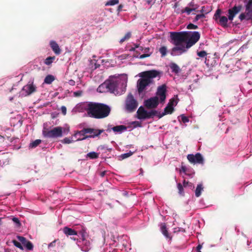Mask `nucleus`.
I'll return each instance as SVG.
<instances>
[{
    "mask_svg": "<svg viewBox=\"0 0 252 252\" xmlns=\"http://www.w3.org/2000/svg\"><path fill=\"white\" fill-rule=\"evenodd\" d=\"M71 239H73V240H77V239H76V238H73V237L71 238Z\"/></svg>",
    "mask_w": 252,
    "mask_h": 252,
    "instance_id": "338daca9",
    "label": "nucleus"
},
{
    "mask_svg": "<svg viewBox=\"0 0 252 252\" xmlns=\"http://www.w3.org/2000/svg\"><path fill=\"white\" fill-rule=\"evenodd\" d=\"M151 54H152V53L142 54V55L140 56L139 59H143L144 58H147V57H150L151 56Z\"/></svg>",
    "mask_w": 252,
    "mask_h": 252,
    "instance_id": "09e8293b",
    "label": "nucleus"
},
{
    "mask_svg": "<svg viewBox=\"0 0 252 252\" xmlns=\"http://www.w3.org/2000/svg\"><path fill=\"white\" fill-rule=\"evenodd\" d=\"M119 3V0H110L106 3V5H114Z\"/></svg>",
    "mask_w": 252,
    "mask_h": 252,
    "instance_id": "ea45409f",
    "label": "nucleus"
},
{
    "mask_svg": "<svg viewBox=\"0 0 252 252\" xmlns=\"http://www.w3.org/2000/svg\"><path fill=\"white\" fill-rule=\"evenodd\" d=\"M117 252V250L114 249V250H113L112 251H111V252Z\"/></svg>",
    "mask_w": 252,
    "mask_h": 252,
    "instance_id": "e2e57ef3",
    "label": "nucleus"
},
{
    "mask_svg": "<svg viewBox=\"0 0 252 252\" xmlns=\"http://www.w3.org/2000/svg\"><path fill=\"white\" fill-rule=\"evenodd\" d=\"M177 3H176V4H175V5H174V7H177Z\"/></svg>",
    "mask_w": 252,
    "mask_h": 252,
    "instance_id": "774afa93",
    "label": "nucleus"
},
{
    "mask_svg": "<svg viewBox=\"0 0 252 252\" xmlns=\"http://www.w3.org/2000/svg\"><path fill=\"white\" fill-rule=\"evenodd\" d=\"M160 230L162 233L164 235L165 237H166L167 238H171L168 233L165 223H161L160 226Z\"/></svg>",
    "mask_w": 252,
    "mask_h": 252,
    "instance_id": "4be33fe9",
    "label": "nucleus"
},
{
    "mask_svg": "<svg viewBox=\"0 0 252 252\" xmlns=\"http://www.w3.org/2000/svg\"><path fill=\"white\" fill-rule=\"evenodd\" d=\"M242 8V5H235L232 8L228 10V19L229 20L232 21L235 16L241 11Z\"/></svg>",
    "mask_w": 252,
    "mask_h": 252,
    "instance_id": "9d476101",
    "label": "nucleus"
},
{
    "mask_svg": "<svg viewBox=\"0 0 252 252\" xmlns=\"http://www.w3.org/2000/svg\"><path fill=\"white\" fill-rule=\"evenodd\" d=\"M78 234L80 236V238L79 239H83L85 238H87L88 237V235L86 232V229L83 228L81 230H80Z\"/></svg>",
    "mask_w": 252,
    "mask_h": 252,
    "instance_id": "cd10ccee",
    "label": "nucleus"
},
{
    "mask_svg": "<svg viewBox=\"0 0 252 252\" xmlns=\"http://www.w3.org/2000/svg\"><path fill=\"white\" fill-rule=\"evenodd\" d=\"M197 54L198 56H199V57L204 58L206 56H207V53L205 51H201L200 52H198Z\"/></svg>",
    "mask_w": 252,
    "mask_h": 252,
    "instance_id": "79ce46f5",
    "label": "nucleus"
},
{
    "mask_svg": "<svg viewBox=\"0 0 252 252\" xmlns=\"http://www.w3.org/2000/svg\"><path fill=\"white\" fill-rule=\"evenodd\" d=\"M145 106L148 109L156 108L158 104V99L157 96L151 97L144 102Z\"/></svg>",
    "mask_w": 252,
    "mask_h": 252,
    "instance_id": "9b49d317",
    "label": "nucleus"
},
{
    "mask_svg": "<svg viewBox=\"0 0 252 252\" xmlns=\"http://www.w3.org/2000/svg\"><path fill=\"white\" fill-rule=\"evenodd\" d=\"M158 114L159 113L156 110H152L150 112H147V119L153 117L155 116H157L158 117Z\"/></svg>",
    "mask_w": 252,
    "mask_h": 252,
    "instance_id": "7c9ffc66",
    "label": "nucleus"
},
{
    "mask_svg": "<svg viewBox=\"0 0 252 252\" xmlns=\"http://www.w3.org/2000/svg\"><path fill=\"white\" fill-rule=\"evenodd\" d=\"M178 98L177 97V95L175 96L174 97L171 98L167 104L170 106H172L174 107V106H176L178 102Z\"/></svg>",
    "mask_w": 252,
    "mask_h": 252,
    "instance_id": "bb28decb",
    "label": "nucleus"
},
{
    "mask_svg": "<svg viewBox=\"0 0 252 252\" xmlns=\"http://www.w3.org/2000/svg\"><path fill=\"white\" fill-rule=\"evenodd\" d=\"M204 8V6L202 7V9L201 10V12H203L204 11V9H203Z\"/></svg>",
    "mask_w": 252,
    "mask_h": 252,
    "instance_id": "69168bd1",
    "label": "nucleus"
},
{
    "mask_svg": "<svg viewBox=\"0 0 252 252\" xmlns=\"http://www.w3.org/2000/svg\"><path fill=\"white\" fill-rule=\"evenodd\" d=\"M195 10V8H189L188 7H185V9H182L181 10V13H184L185 12H186L187 13L188 15H189L190 14V13L192 11H194Z\"/></svg>",
    "mask_w": 252,
    "mask_h": 252,
    "instance_id": "c9c22d12",
    "label": "nucleus"
},
{
    "mask_svg": "<svg viewBox=\"0 0 252 252\" xmlns=\"http://www.w3.org/2000/svg\"><path fill=\"white\" fill-rule=\"evenodd\" d=\"M50 45L51 48H52L53 52L55 54L58 55H60L61 53V50L59 47V45L57 43L53 40H52L50 42Z\"/></svg>",
    "mask_w": 252,
    "mask_h": 252,
    "instance_id": "f3484780",
    "label": "nucleus"
},
{
    "mask_svg": "<svg viewBox=\"0 0 252 252\" xmlns=\"http://www.w3.org/2000/svg\"><path fill=\"white\" fill-rule=\"evenodd\" d=\"M112 129L114 132H121L126 129V127L124 125H120L112 127Z\"/></svg>",
    "mask_w": 252,
    "mask_h": 252,
    "instance_id": "5701e85b",
    "label": "nucleus"
},
{
    "mask_svg": "<svg viewBox=\"0 0 252 252\" xmlns=\"http://www.w3.org/2000/svg\"><path fill=\"white\" fill-rule=\"evenodd\" d=\"M184 186L180 183H179L177 184V188L178 189V193L182 195H184Z\"/></svg>",
    "mask_w": 252,
    "mask_h": 252,
    "instance_id": "f704fd0d",
    "label": "nucleus"
},
{
    "mask_svg": "<svg viewBox=\"0 0 252 252\" xmlns=\"http://www.w3.org/2000/svg\"><path fill=\"white\" fill-rule=\"evenodd\" d=\"M222 11L220 9L218 8L214 16V19L216 21L219 20V24L224 28L228 27L227 22L229 20L227 17L225 16H221Z\"/></svg>",
    "mask_w": 252,
    "mask_h": 252,
    "instance_id": "6e6552de",
    "label": "nucleus"
},
{
    "mask_svg": "<svg viewBox=\"0 0 252 252\" xmlns=\"http://www.w3.org/2000/svg\"><path fill=\"white\" fill-rule=\"evenodd\" d=\"M187 158L191 163L202 164L204 163L203 158L199 153H197L195 155L189 154L187 156Z\"/></svg>",
    "mask_w": 252,
    "mask_h": 252,
    "instance_id": "1a4fd4ad",
    "label": "nucleus"
},
{
    "mask_svg": "<svg viewBox=\"0 0 252 252\" xmlns=\"http://www.w3.org/2000/svg\"><path fill=\"white\" fill-rule=\"evenodd\" d=\"M202 245H200V244H199L197 246V247H196L197 252H201L200 250L202 248Z\"/></svg>",
    "mask_w": 252,
    "mask_h": 252,
    "instance_id": "603ef678",
    "label": "nucleus"
},
{
    "mask_svg": "<svg viewBox=\"0 0 252 252\" xmlns=\"http://www.w3.org/2000/svg\"><path fill=\"white\" fill-rule=\"evenodd\" d=\"M174 110V107H172V106H170L167 104V105L164 108L163 112H162V113L159 112V114L158 115V118L160 119L166 114H171L173 113Z\"/></svg>",
    "mask_w": 252,
    "mask_h": 252,
    "instance_id": "dca6fc26",
    "label": "nucleus"
},
{
    "mask_svg": "<svg viewBox=\"0 0 252 252\" xmlns=\"http://www.w3.org/2000/svg\"><path fill=\"white\" fill-rule=\"evenodd\" d=\"M158 51L161 54V57L163 58L165 56H166L167 53V48L165 46H161L159 49Z\"/></svg>",
    "mask_w": 252,
    "mask_h": 252,
    "instance_id": "a878e982",
    "label": "nucleus"
},
{
    "mask_svg": "<svg viewBox=\"0 0 252 252\" xmlns=\"http://www.w3.org/2000/svg\"><path fill=\"white\" fill-rule=\"evenodd\" d=\"M77 244L82 246V250L85 252L88 251L91 248V243L87 238L83 239H77Z\"/></svg>",
    "mask_w": 252,
    "mask_h": 252,
    "instance_id": "ddd939ff",
    "label": "nucleus"
},
{
    "mask_svg": "<svg viewBox=\"0 0 252 252\" xmlns=\"http://www.w3.org/2000/svg\"><path fill=\"white\" fill-rule=\"evenodd\" d=\"M55 245V241H53L51 243H50L49 244V246L48 247H53V246H54Z\"/></svg>",
    "mask_w": 252,
    "mask_h": 252,
    "instance_id": "bf43d9fd",
    "label": "nucleus"
},
{
    "mask_svg": "<svg viewBox=\"0 0 252 252\" xmlns=\"http://www.w3.org/2000/svg\"><path fill=\"white\" fill-rule=\"evenodd\" d=\"M74 94L76 95V96H77V95H79V93L78 92H75L74 93Z\"/></svg>",
    "mask_w": 252,
    "mask_h": 252,
    "instance_id": "052dcab7",
    "label": "nucleus"
},
{
    "mask_svg": "<svg viewBox=\"0 0 252 252\" xmlns=\"http://www.w3.org/2000/svg\"><path fill=\"white\" fill-rule=\"evenodd\" d=\"M42 135L45 138H56L61 137L63 135V127L57 126L52 129L44 127L42 130Z\"/></svg>",
    "mask_w": 252,
    "mask_h": 252,
    "instance_id": "39448f33",
    "label": "nucleus"
},
{
    "mask_svg": "<svg viewBox=\"0 0 252 252\" xmlns=\"http://www.w3.org/2000/svg\"><path fill=\"white\" fill-rule=\"evenodd\" d=\"M203 190V187L202 184H198L195 190V194L197 197H199L201 195V191Z\"/></svg>",
    "mask_w": 252,
    "mask_h": 252,
    "instance_id": "b1692460",
    "label": "nucleus"
},
{
    "mask_svg": "<svg viewBox=\"0 0 252 252\" xmlns=\"http://www.w3.org/2000/svg\"><path fill=\"white\" fill-rule=\"evenodd\" d=\"M12 243L14 245V246H16V247L19 248L21 250H23V247L22 245H21V244L20 243L18 242L17 241H16L15 240H13Z\"/></svg>",
    "mask_w": 252,
    "mask_h": 252,
    "instance_id": "4c0bfd02",
    "label": "nucleus"
},
{
    "mask_svg": "<svg viewBox=\"0 0 252 252\" xmlns=\"http://www.w3.org/2000/svg\"><path fill=\"white\" fill-rule=\"evenodd\" d=\"M87 135L85 137H78L76 141H81L89 138L98 137L103 131V129H98L93 128H85Z\"/></svg>",
    "mask_w": 252,
    "mask_h": 252,
    "instance_id": "0eeeda50",
    "label": "nucleus"
},
{
    "mask_svg": "<svg viewBox=\"0 0 252 252\" xmlns=\"http://www.w3.org/2000/svg\"><path fill=\"white\" fill-rule=\"evenodd\" d=\"M181 117L182 121L184 123H186L189 122V119L187 117L185 116L184 115H181Z\"/></svg>",
    "mask_w": 252,
    "mask_h": 252,
    "instance_id": "a18cd8bd",
    "label": "nucleus"
},
{
    "mask_svg": "<svg viewBox=\"0 0 252 252\" xmlns=\"http://www.w3.org/2000/svg\"><path fill=\"white\" fill-rule=\"evenodd\" d=\"M184 187H187V186H189L190 187H192V184L191 183H189V182L186 181L184 180L183 182V185Z\"/></svg>",
    "mask_w": 252,
    "mask_h": 252,
    "instance_id": "de8ad7c7",
    "label": "nucleus"
},
{
    "mask_svg": "<svg viewBox=\"0 0 252 252\" xmlns=\"http://www.w3.org/2000/svg\"><path fill=\"white\" fill-rule=\"evenodd\" d=\"M73 141V140H71L69 138L66 137L63 139V143L64 144H70L72 143Z\"/></svg>",
    "mask_w": 252,
    "mask_h": 252,
    "instance_id": "49530a36",
    "label": "nucleus"
},
{
    "mask_svg": "<svg viewBox=\"0 0 252 252\" xmlns=\"http://www.w3.org/2000/svg\"><path fill=\"white\" fill-rule=\"evenodd\" d=\"M139 48H140V49L141 50H142H142H144V49L143 48V47H142V46H139Z\"/></svg>",
    "mask_w": 252,
    "mask_h": 252,
    "instance_id": "680f3d73",
    "label": "nucleus"
},
{
    "mask_svg": "<svg viewBox=\"0 0 252 252\" xmlns=\"http://www.w3.org/2000/svg\"><path fill=\"white\" fill-rule=\"evenodd\" d=\"M205 17V15L204 14H197L195 18L194 19L193 22H196V21H197L198 20H199V19H200V18H204Z\"/></svg>",
    "mask_w": 252,
    "mask_h": 252,
    "instance_id": "37998d69",
    "label": "nucleus"
},
{
    "mask_svg": "<svg viewBox=\"0 0 252 252\" xmlns=\"http://www.w3.org/2000/svg\"><path fill=\"white\" fill-rule=\"evenodd\" d=\"M147 111L142 106H140L137 111V118L138 119H147Z\"/></svg>",
    "mask_w": 252,
    "mask_h": 252,
    "instance_id": "2eb2a0df",
    "label": "nucleus"
},
{
    "mask_svg": "<svg viewBox=\"0 0 252 252\" xmlns=\"http://www.w3.org/2000/svg\"><path fill=\"white\" fill-rule=\"evenodd\" d=\"M55 80V77L52 75H47L44 80V82L47 84H51Z\"/></svg>",
    "mask_w": 252,
    "mask_h": 252,
    "instance_id": "393cba45",
    "label": "nucleus"
},
{
    "mask_svg": "<svg viewBox=\"0 0 252 252\" xmlns=\"http://www.w3.org/2000/svg\"><path fill=\"white\" fill-rule=\"evenodd\" d=\"M63 231L64 234L66 236L77 235L78 234L77 231L67 226L63 227Z\"/></svg>",
    "mask_w": 252,
    "mask_h": 252,
    "instance_id": "6ab92c4d",
    "label": "nucleus"
},
{
    "mask_svg": "<svg viewBox=\"0 0 252 252\" xmlns=\"http://www.w3.org/2000/svg\"><path fill=\"white\" fill-rule=\"evenodd\" d=\"M252 18V11H246L244 13H242L239 16V18L241 21L244 20H249Z\"/></svg>",
    "mask_w": 252,
    "mask_h": 252,
    "instance_id": "a211bd4d",
    "label": "nucleus"
},
{
    "mask_svg": "<svg viewBox=\"0 0 252 252\" xmlns=\"http://www.w3.org/2000/svg\"><path fill=\"white\" fill-rule=\"evenodd\" d=\"M149 51H150V48H149V47L145 48L144 49V52L145 53V54L149 53Z\"/></svg>",
    "mask_w": 252,
    "mask_h": 252,
    "instance_id": "4d7b16f0",
    "label": "nucleus"
},
{
    "mask_svg": "<svg viewBox=\"0 0 252 252\" xmlns=\"http://www.w3.org/2000/svg\"><path fill=\"white\" fill-rule=\"evenodd\" d=\"M188 29H198V26L197 25H195L192 23H189L187 27Z\"/></svg>",
    "mask_w": 252,
    "mask_h": 252,
    "instance_id": "c03bdc74",
    "label": "nucleus"
},
{
    "mask_svg": "<svg viewBox=\"0 0 252 252\" xmlns=\"http://www.w3.org/2000/svg\"><path fill=\"white\" fill-rule=\"evenodd\" d=\"M138 103L131 93H129L125 101V108L128 112H133L138 107Z\"/></svg>",
    "mask_w": 252,
    "mask_h": 252,
    "instance_id": "423d86ee",
    "label": "nucleus"
},
{
    "mask_svg": "<svg viewBox=\"0 0 252 252\" xmlns=\"http://www.w3.org/2000/svg\"><path fill=\"white\" fill-rule=\"evenodd\" d=\"M126 85L118 79H109L105 81L97 88L100 92H109L115 95H121L126 92Z\"/></svg>",
    "mask_w": 252,
    "mask_h": 252,
    "instance_id": "7ed1b4c3",
    "label": "nucleus"
},
{
    "mask_svg": "<svg viewBox=\"0 0 252 252\" xmlns=\"http://www.w3.org/2000/svg\"><path fill=\"white\" fill-rule=\"evenodd\" d=\"M169 66L172 72L177 74L181 71V68L180 67L175 63L171 62L169 63Z\"/></svg>",
    "mask_w": 252,
    "mask_h": 252,
    "instance_id": "aec40b11",
    "label": "nucleus"
},
{
    "mask_svg": "<svg viewBox=\"0 0 252 252\" xmlns=\"http://www.w3.org/2000/svg\"><path fill=\"white\" fill-rule=\"evenodd\" d=\"M86 129L85 128H83L80 131H77L74 134V136L76 137L77 139L78 137H85L87 134L86 132Z\"/></svg>",
    "mask_w": 252,
    "mask_h": 252,
    "instance_id": "412c9836",
    "label": "nucleus"
},
{
    "mask_svg": "<svg viewBox=\"0 0 252 252\" xmlns=\"http://www.w3.org/2000/svg\"><path fill=\"white\" fill-rule=\"evenodd\" d=\"M244 2L246 3V11H252V0H245Z\"/></svg>",
    "mask_w": 252,
    "mask_h": 252,
    "instance_id": "c85d7f7f",
    "label": "nucleus"
},
{
    "mask_svg": "<svg viewBox=\"0 0 252 252\" xmlns=\"http://www.w3.org/2000/svg\"><path fill=\"white\" fill-rule=\"evenodd\" d=\"M24 246H25L28 250H32L33 249V245L29 241H28Z\"/></svg>",
    "mask_w": 252,
    "mask_h": 252,
    "instance_id": "58836bf2",
    "label": "nucleus"
},
{
    "mask_svg": "<svg viewBox=\"0 0 252 252\" xmlns=\"http://www.w3.org/2000/svg\"><path fill=\"white\" fill-rule=\"evenodd\" d=\"M17 239L24 245L28 241L23 236H17Z\"/></svg>",
    "mask_w": 252,
    "mask_h": 252,
    "instance_id": "e433bc0d",
    "label": "nucleus"
},
{
    "mask_svg": "<svg viewBox=\"0 0 252 252\" xmlns=\"http://www.w3.org/2000/svg\"><path fill=\"white\" fill-rule=\"evenodd\" d=\"M170 37L175 45L171 50V55L179 56L194 45L199 40L200 34L198 32H193L189 36L187 32H171Z\"/></svg>",
    "mask_w": 252,
    "mask_h": 252,
    "instance_id": "f257e3e1",
    "label": "nucleus"
},
{
    "mask_svg": "<svg viewBox=\"0 0 252 252\" xmlns=\"http://www.w3.org/2000/svg\"><path fill=\"white\" fill-rule=\"evenodd\" d=\"M106 174V171H102L100 173V176L101 177H103Z\"/></svg>",
    "mask_w": 252,
    "mask_h": 252,
    "instance_id": "13d9d810",
    "label": "nucleus"
},
{
    "mask_svg": "<svg viewBox=\"0 0 252 252\" xmlns=\"http://www.w3.org/2000/svg\"><path fill=\"white\" fill-rule=\"evenodd\" d=\"M1 218H0V226L2 224V220H1Z\"/></svg>",
    "mask_w": 252,
    "mask_h": 252,
    "instance_id": "0e129e2a",
    "label": "nucleus"
},
{
    "mask_svg": "<svg viewBox=\"0 0 252 252\" xmlns=\"http://www.w3.org/2000/svg\"><path fill=\"white\" fill-rule=\"evenodd\" d=\"M87 157L91 159H95L98 157V154L94 152H92L87 154Z\"/></svg>",
    "mask_w": 252,
    "mask_h": 252,
    "instance_id": "2f4dec72",
    "label": "nucleus"
},
{
    "mask_svg": "<svg viewBox=\"0 0 252 252\" xmlns=\"http://www.w3.org/2000/svg\"><path fill=\"white\" fill-rule=\"evenodd\" d=\"M166 86L165 85H162L159 86L158 88L157 95L160 97L161 102H164L166 99Z\"/></svg>",
    "mask_w": 252,
    "mask_h": 252,
    "instance_id": "f8f14e48",
    "label": "nucleus"
},
{
    "mask_svg": "<svg viewBox=\"0 0 252 252\" xmlns=\"http://www.w3.org/2000/svg\"><path fill=\"white\" fill-rule=\"evenodd\" d=\"M123 7V5L122 4H120L118 6L117 11L119 12L122 11V8Z\"/></svg>",
    "mask_w": 252,
    "mask_h": 252,
    "instance_id": "864d4df0",
    "label": "nucleus"
},
{
    "mask_svg": "<svg viewBox=\"0 0 252 252\" xmlns=\"http://www.w3.org/2000/svg\"><path fill=\"white\" fill-rule=\"evenodd\" d=\"M41 143V140L40 139H36L33 141L30 144V147L31 148H34L37 147L39 144Z\"/></svg>",
    "mask_w": 252,
    "mask_h": 252,
    "instance_id": "473e14b6",
    "label": "nucleus"
},
{
    "mask_svg": "<svg viewBox=\"0 0 252 252\" xmlns=\"http://www.w3.org/2000/svg\"><path fill=\"white\" fill-rule=\"evenodd\" d=\"M159 72L156 70H151L142 72L139 74L141 77L137 83V91L139 94L143 93L146 87L154 83L153 78L157 77Z\"/></svg>",
    "mask_w": 252,
    "mask_h": 252,
    "instance_id": "20e7f679",
    "label": "nucleus"
},
{
    "mask_svg": "<svg viewBox=\"0 0 252 252\" xmlns=\"http://www.w3.org/2000/svg\"><path fill=\"white\" fill-rule=\"evenodd\" d=\"M62 112L63 115H65L66 113V108L65 106H63L61 107Z\"/></svg>",
    "mask_w": 252,
    "mask_h": 252,
    "instance_id": "3c124183",
    "label": "nucleus"
},
{
    "mask_svg": "<svg viewBox=\"0 0 252 252\" xmlns=\"http://www.w3.org/2000/svg\"><path fill=\"white\" fill-rule=\"evenodd\" d=\"M22 90L25 92L26 95H29L36 91V87L32 83L24 86Z\"/></svg>",
    "mask_w": 252,
    "mask_h": 252,
    "instance_id": "4468645a",
    "label": "nucleus"
},
{
    "mask_svg": "<svg viewBox=\"0 0 252 252\" xmlns=\"http://www.w3.org/2000/svg\"><path fill=\"white\" fill-rule=\"evenodd\" d=\"M133 154V152H129V153H125L124 154H122L121 157L123 159H125L126 158H127L129 157L130 156H132Z\"/></svg>",
    "mask_w": 252,
    "mask_h": 252,
    "instance_id": "a19ab883",
    "label": "nucleus"
},
{
    "mask_svg": "<svg viewBox=\"0 0 252 252\" xmlns=\"http://www.w3.org/2000/svg\"><path fill=\"white\" fill-rule=\"evenodd\" d=\"M12 220L14 222L17 224L18 226H19L21 224L18 218L14 217L12 219Z\"/></svg>",
    "mask_w": 252,
    "mask_h": 252,
    "instance_id": "8fccbe9b",
    "label": "nucleus"
},
{
    "mask_svg": "<svg viewBox=\"0 0 252 252\" xmlns=\"http://www.w3.org/2000/svg\"><path fill=\"white\" fill-rule=\"evenodd\" d=\"M88 115L92 118L100 119L109 116L111 111L110 107L104 103L88 102L85 106Z\"/></svg>",
    "mask_w": 252,
    "mask_h": 252,
    "instance_id": "f03ea898",
    "label": "nucleus"
},
{
    "mask_svg": "<svg viewBox=\"0 0 252 252\" xmlns=\"http://www.w3.org/2000/svg\"><path fill=\"white\" fill-rule=\"evenodd\" d=\"M187 170V168L185 166L182 165L181 171H182L183 172H186Z\"/></svg>",
    "mask_w": 252,
    "mask_h": 252,
    "instance_id": "5fc2aeb1",
    "label": "nucleus"
},
{
    "mask_svg": "<svg viewBox=\"0 0 252 252\" xmlns=\"http://www.w3.org/2000/svg\"><path fill=\"white\" fill-rule=\"evenodd\" d=\"M55 59V56L48 57L44 60V63L47 65H49L52 63Z\"/></svg>",
    "mask_w": 252,
    "mask_h": 252,
    "instance_id": "c756f323",
    "label": "nucleus"
},
{
    "mask_svg": "<svg viewBox=\"0 0 252 252\" xmlns=\"http://www.w3.org/2000/svg\"><path fill=\"white\" fill-rule=\"evenodd\" d=\"M134 48H132L131 50L134 51L135 48H138L139 47V44H134Z\"/></svg>",
    "mask_w": 252,
    "mask_h": 252,
    "instance_id": "6e6d98bb",
    "label": "nucleus"
},
{
    "mask_svg": "<svg viewBox=\"0 0 252 252\" xmlns=\"http://www.w3.org/2000/svg\"><path fill=\"white\" fill-rule=\"evenodd\" d=\"M131 35V34L130 32H127L125 34V35L120 39V42L121 43H122L124 42V41H125L126 40L129 39L130 38Z\"/></svg>",
    "mask_w": 252,
    "mask_h": 252,
    "instance_id": "72a5a7b5",
    "label": "nucleus"
}]
</instances>
